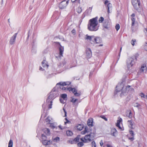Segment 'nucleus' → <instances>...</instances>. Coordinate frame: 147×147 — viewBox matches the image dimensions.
Listing matches in <instances>:
<instances>
[{
  "label": "nucleus",
  "instance_id": "obj_48",
  "mask_svg": "<svg viewBox=\"0 0 147 147\" xmlns=\"http://www.w3.org/2000/svg\"><path fill=\"white\" fill-rule=\"evenodd\" d=\"M101 117L104 119L105 121H107V119L104 116H101Z\"/></svg>",
  "mask_w": 147,
  "mask_h": 147
},
{
  "label": "nucleus",
  "instance_id": "obj_52",
  "mask_svg": "<svg viewBox=\"0 0 147 147\" xmlns=\"http://www.w3.org/2000/svg\"><path fill=\"white\" fill-rule=\"evenodd\" d=\"M146 35L147 36V28H145L144 30Z\"/></svg>",
  "mask_w": 147,
  "mask_h": 147
},
{
  "label": "nucleus",
  "instance_id": "obj_35",
  "mask_svg": "<svg viewBox=\"0 0 147 147\" xmlns=\"http://www.w3.org/2000/svg\"><path fill=\"white\" fill-rule=\"evenodd\" d=\"M60 138L59 137H57L53 139V140L55 142H58L59 141Z\"/></svg>",
  "mask_w": 147,
  "mask_h": 147
},
{
  "label": "nucleus",
  "instance_id": "obj_2",
  "mask_svg": "<svg viewBox=\"0 0 147 147\" xmlns=\"http://www.w3.org/2000/svg\"><path fill=\"white\" fill-rule=\"evenodd\" d=\"M98 17H96L90 19L88 24V29L90 31H95L98 30L99 27L98 22Z\"/></svg>",
  "mask_w": 147,
  "mask_h": 147
},
{
  "label": "nucleus",
  "instance_id": "obj_36",
  "mask_svg": "<svg viewBox=\"0 0 147 147\" xmlns=\"http://www.w3.org/2000/svg\"><path fill=\"white\" fill-rule=\"evenodd\" d=\"M83 142H81L78 143L77 144L78 146L80 147L82 146L84 144Z\"/></svg>",
  "mask_w": 147,
  "mask_h": 147
},
{
  "label": "nucleus",
  "instance_id": "obj_17",
  "mask_svg": "<svg viewBox=\"0 0 147 147\" xmlns=\"http://www.w3.org/2000/svg\"><path fill=\"white\" fill-rule=\"evenodd\" d=\"M131 20L132 21L131 24V28L132 30H133L134 24L135 23V18H131Z\"/></svg>",
  "mask_w": 147,
  "mask_h": 147
},
{
  "label": "nucleus",
  "instance_id": "obj_23",
  "mask_svg": "<svg viewBox=\"0 0 147 147\" xmlns=\"http://www.w3.org/2000/svg\"><path fill=\"white\" fill-rule=\"evenodd\" d=\"M42 66L44 67H46L47 68L48 67L49 65L47 64V62L46 61H43L42 62Z\"/></svg>",
  "mask_w": 147,
  "mask_h": 147
},
{
  "label": "nucleus",
  "instance_id": "obj_26",
  "mask_svg": "<svg viewBox=\"0 0 147 147\" xmlns=\"http://www.w3.org/2000/svg\"><path fill=\"white\" fill-rule=\"evenodd\" d=\"M67 135L68 136H71L73 135L72 132L70 130H67L66 131Z\"/></svg>",
  "mask_w": 147,
  "mask_h": 147
},
{
  "label": "nucleus",
  "instance_id": "obj_63",
  "mask_svg": "<svg viewBox=\"0 0 147 147\" xmlns=\"http://www.w3.org/2000/svg\"><path fill=\"white\" fill-rule=\"evenodd\" d=\"M39 69H40V70H41V71H43L44 70V69H43V68L41 67H40Z\"/></svg>",
  "mask_w": 147,
  "mask_h": 147
},
{
  "label": "nucleus",
  "instance_id": "obj_9",
  "mask_svg": "<svg viewBox=\"0 0 147 147\" xmlns=\"http://www.w3.org/2000/svg\"><path fill=\"white\" fill-rule=\"evenodd\" d=\"M95 36H89L88 34H86L85 37V39L89 40L90 42L92 44L93 42L94 43V40H95Z\"/></svg>",
  "mask_w": 147,
  "mask_h": 147
},
{
  "label": "nucleus",
  "instance_id": "obj_5",
  "mask_svg": "<svg viewBox=\"0 0 147 147\" xmlns=\"http://www.w3.org/2000/svg\"><path fill=\"white\" fill-rule=\"evenodd\" d=\"M95 136L94 133H91L90 134L86 135L84 138H80L81 140L84 142H88L93 140Z\"/></svg>",
  "mask_w": 147,
  "mask_h": 147
},
{
  "label": "nucleus",
  "instance_id": "obj_45",
  "mask_svg": "<svg viewBox=\"0 0 147 147\" xmlns=\"http://www.w3.org/2000/svg\"><path fill=\"white\" fill-rule=\"evenodd\" d=\"M136 42V40H132L131 41V43L132 44V45L133 46H134V42Z\"/></svg>",
  "mask_w": 147,
  "mask_h": 147
},
{
  "label": "nucleus",
  "instance_id": "obj_41",
  "mask_svg": "<svg viewBox=\"0 0 147 147\" xmlns=\"http://www.w3.org/2000/svg\"><path fill=\"white\" fill-rule=\"evenodd\" d=\"M115 29L117 31H118L120 28V26L119 24H117L115 26Z\"/></svg>",
  "mask_w": 147,
  "mask_h": 147
},
{
  "label": "nucleus",
  "instance_id": "obj_54",
  "mask_svg": "<svg viewBox=\"0 0 147 147\" xmlns=\"http://www.w3.org/2000/svg\"><path fill=\"white\" fill-rule=\"evenodd\" d=\"M145 49L147 51V43H146L145 45Z\"/></svg>",
  "mask_w": 147,
  "mask_h": 147
},
{
  "label": "nucleus",
  "instance_id": "obj_25",
  "mask_svg": "<svg viewBox=\"0 0 147 147\" xmlns=\"http://www.w3.org/2000/svg\"><path fill=\"white\" fill-rule=\"evenodd\" d=\"M107 12L108 13H109V9H111L112 4L110 3L108 4L107 6Z\"/></svg>",
  "mask_w": 147,
  "mask_h": 147
},
{
  "label": "nucleus",
  "instance_id": "obj_13",
  "mask_svg": "<svg viewBox=\"0 0 147 147\" xmlns=\"http://www.w3.org/2000/svg\"><path fill=\"white\" fill-rule=\"evenodd\" d=\"M146 67L145 65H143L141 67L140 71L138 72V75L140 74V73L142 72H146Z\"/></svg>",
  "mask_w": 147,
  "mask_h": 147
},
{
  "label": "nucleus",
  "instance_id": "obj_44",
  "mask_svg": "<svg viewBox=\"0 0 147 147\" xmlns=\"http://www.w3.org/2000/svg\"><path fill=\"white\" fill-rule=\"evenodd\" d=\"M92 147H96V144L94 141L92 142Z\"/></svg>",
  "mask_w": 147,
  "mask_h": 147
},
{
  "label": "nucleus",
  "instance_id": "obj_58",
  "mask_svg": "<svg viewBox=\"0 0 147 147\" xmlns=\"http://www.w3.org/2000/svg\"><path fill=\"white\" fill-rule=\"evenodd\" d=\"M100 145L101 146H102L103 145V142H102V140L100 141Z\"/></svg>",
  "mask_w": 147,
  "mask_h": 147
},
{
  "label": "nucleus",
  "instance_id": "obj_31",
  "mask_svg": "<svg viewBox=\"0 0 147 147\" xmlns=\"http://www.w3.org/2000/svg\"><path fill=\"white\" fill-rule=\"evenodd\" d=\"M88 129V127H86L85 128V129L84 130L81 132V134H84L86 132H87Z\"/></svg>",
  "mask_w": 147,
  "mask_h": 147
},
{
  "label": "nucleus",
  "instance_id": "obj_38",
  "mask_svg": "<svg viewBox=\"0 0 147 147\" xmlns=\"http://www.w3.org/2000/svg\"><path fill=\"white\" fill-rule=\"evenodd\" d=\"M71 99H72L71 100V102L74 103H75V102H76L78 100L77 99H74L72 97H71Z\"/></svg>",
  "mask_w": 147,
  "mask_h": 147
},
{
  "label": "nucleus",
  "instance_id": "obj_28",
  "mask_svg": "<svg viewBox=\"0 0 147 147\" xmlns=\"http://www.w3.org/2000/svg\"><path fill=\"white\" fill-rule=\"evenodd\" d=\"M46 121L47 123L49 124H51L52 123V122L51 121V120L50 119V117L49 116L47 117L46 119Z\"/></svg>",
  "mask_w": 147,
  "mask_h": 147
},
{
  "label": "nucleus",
  "instance_id": "obj_34",
  "mask_svg": "<svg viewBox=\"0 0 147 147\" xmlns=\"http://www.w3.org/2000/svg\"><path fill=\"white\" fill-rule=\"evenodd\" d=\"M82 11V9L81 7H78L77 9V12L80 13Z\"/></svg>",
  "mask_w": 147,
  "mask_h": 147
},
{
  "label": "nucleus",
  "instance_id": "obj_11",
  "mask_svg": "<svg viewBox=\"0 0 147 147\" xmlns=\"http://www.w3.org/2000/svg\"><path fill=\"white\" fill-rule=\"evenodd\" d=\"M18 33H15L14 35L11 38L9 41L10 44L12 45L15 42Z\"/></svg>",
  "mask_w": 147,
  "mask_h": 147
},
{
  "label": "nucleus",
  "instance_id": "obj_14",
  "mask_svg": "<svg viewBox=\"0 0 147 147\" xmlns=\"http://www.w3.org/2000/svg\"><path fill=\"white\" fill-rule=\"evenodd\" d=\"M103 26L104 28L108 29L109 27V23L108 20H105L103 23Z\"/></svg>",
  "mask_w": 147,
  "mask_h": 147
},
{
  "label": "nucleus",
  "instance_id": "obj_47",
  "mask_svg": "<svg viewBox=\"0 0 147 147\" xmlns=\"http://www.w3.org/2000/svg\"><path fill=\"white\" fill-rule=\"evenodd\" d=\"M128 117L129 118H131L132 117V114L131 111H129V115Z\"/></svg>",
  "mask_w": 147,
  "mask_h": 147
},
{
  "label": "nucleus",
  "instance_id": "obj_3",
  "mask_svg": "<svg viewBox=\"0 0 147 147\" xmlns=\"http://www.w3.org/2000/svg\"><path fill=\"white\" fill-rule=\"evenodd\" d=\"M59 94V93L58 90L53 88L50 92V94L47 100V102H49L51 100L53 101L56 97L58 96Z\"/></svg>",
  "mask_w": 147,
  "mask_h": 147
},
{
  "label": "nucleus",
  "instance_id": "obj_40",
  "mask_svg": "<svg viewBox=\"0 0 147 147\" xmlns=\"http://www.w3.org/2000/svg\"><path fill=\"white\" fill-rule=\"evenodd\" d=\"M104 20V18L102 17H100L98 21L99 23H102Z\"/></svg>",
  "mask_w": 147,
  "mask_h": 147
},
{
  "label": "nucleus",
  "instance_id": "obj_43",
  "mask_svg": "<svg viewBox=\"0 0 147 147\" xmlns=\"http://www.w3.org/2000/svg\"><path fill=\"white\" fill-rule=\"evenodd\" d=\"M129 133L131 135L132 137H134V134L133 131L132 130H130L129 131Z\"/></svg>",
  "mask_w": 147,
  "mask_h": 147
},
{
  "label": "nucleus",
  "instance_id": "obj_62",
  "mask_svg": "<svg viewBox=\"0 0 147 147\" xmlns=\"http://www.w3.org/2000/svg\"><path fill=\"white\" fill-rule=\"evenodd\" d=\"M107 147H113L111 145H110L109 144H107Z\"/></svg>",
  "mask_w": 147,
  "mask_h": 147
},
{
  "label": "nucleus",
  "instance_id": "obj_60",
  "mask_svg": "<svg viewBox=\"0 0 147 147\" xmlns=\"http://www.w3.org/2000/svg\"><path fill=\"white\" fill-rule=\"evenodd\" d=\"M76 0H71V2L72 3H76Z\"/></svg>",
  "mask_w": 147,
  "mask_h": 147
},
{
  "label": "nucleus",
  "instance_id": "obj_64",
  "mask_svg": "<svg viewBox=\"0 0 147 147\" xmlns=\"http://www.w3.org/2000/svg\"><path fill=\"white\" fill-rule=\"evenodd\" d=\"M48 143H49V144H50V143L51 142V140H49V141H48Z\"/></svg>",
  "mask_w": 147,
  "mask_h": 147
},
{
  "label": "nucleus",
  "instance_id": "obj_55",
  "mask_svg": "<svg viewBox=\"0 0 147 147\" xmlns=\"http://www.w3.org/2000/svg\"><path fill=\"white\" fill-rule=\"evenodd\" d=\"M63 109L65 113V117H66L67 116V112L64 109Z\"/></svg>",
  "mask_w": 147,
  "mask_h": 147
},
{
  "label": "nucleus",
  "instance_id": "obj_20",
  "mask_svg": "<svg viewBox=\"0 0 147 147\" xmlns=\"http://www.w3.org/2000/svg\"><path fill=\"white\" fill-rule=\"evenodd\" d=\"M92 7H89L88 9H87L85 11V13L88 15H90L92 11Z\"/></svg>",
  "mask_w": 147,
  "mask_h": 147
},
{
  "label": "nucleus",
  "instance_id": "obj_30",
  "mask_svg": "<svg viewBox=\"0 0 147 147\" xmlns=\"http://www.w3.org/2000/svg\"><path fill=\"white\" fill-rule=\"evenodd\" d=\"M77 128L79 130H82L83 128V126L81 124H79L77 127Z\"/></svg>",
  "mask_w": 147,
  "mask_h": 147
},
{
  "label": "nucleus",
  "instance_id": "obj_51",
  "mask_svg": "<svg viewBox=\"0 0 147 147\" xmlns=\"http://www.w3.org/2000/svg\"><path fill=\"white\" fill-rule=\"evenodd\" d=\"M66 62L65 61H64L63 62H62L63 65H62V64H61V66H62V67L64 65H65V64H66Z\"/></svg>",
  "mask_w": 147,
  "mask_h": 147
},
{
  "label": "nucleus",
  "instance_id": "obj_37",
  "mask_svg": "<svg viewBox=\"0 0 147 147\" xmlns=\"http://www.w3.org/2000/svg\"><path fill=\"white\" fill-rule=\"evenodd\" d=\"M139 95L140 96L142 99L143 98H146V96H145V95L144 93H140L139 94Z\"/></svg>",
  "mask_w": 147,
  "mask_h": 147
},
{
  "label": "nucleus",
  "instance_id": "obj_7",
  "mask_svg": "<svg viewBox=\"0 0 147 147\" xmlns=\"http://www.w3.org/2000/svg\"><path fill=\"white\" fill-rule=\"evenodd\" d=\"M124 87L123 82H122L120 84H117L116 88V90L117 92H120L121 90H122Z\"/></svg>",
  "mask_w": 147,
  "mask_h": 147
},
{
  "label": "nucleus",
  "instance_id": "obj_32",
  "mask_svg": "<svg viewBox=\"0 0 147 147\" xmlns=\"http://www.w3.org/2000/svg\"><path fill=\"white\" fill-rule=\"evenodd\" d=\"M47 103H49L48 105V108L51 109L52 108V105L53 101L52 100H50L49 102Z\"/></svg>",
  "mask_w": 147,
  "mask_h": 147
},
{
  "label": "nucleus",
  "instance_id": "obj_53",
  "mask_svg": "<svg viewBox=\"0 0 147 147\" xmlns=\"http://www.w3.org/2000/svg\"><path fill=\"white\" fill-rule=\"evenodd\" d=\"M75 3L77 4H80V0H76V2Z\"/></svg>",
  "mask_w": 147,
  "mask_h": 147
},
{
  "label": "nucleus",
  "instance_id": "obj_12",
  "mask_svg": "<svg viewBox=\"0 0 147 147\" xmlns=\"http://www.w3.org/2000/svg\"><path fill=\"white\" fill-rule=\"evenodd\" d=\"M86 55L87 57L88 58H90L92 55V53L90 48H87L86 49Z\"/></svg>",
  "mask_w": 147,
  "mask_h": 147
},
{
  "label": "nucleus",
  "instance_id": "obj_57",
  "mask_svg": "<svg viewBox=\"0 0 147 147\" xmlns=\"http://www.w3.org/2000/svg\"><path fill=\"white\" fill-rule=\"evenodd\" d=\"M129 140H131V141H132L134 140V137H132L129 138Z\"/></svg>",
  "mask_w": 147,
  "mask_h": 147
},
{
  "label": "nucleus",
  "instance_id": "obj_50",
  "mask_svg": "<svg viewBox=\"0 0 147 147\" xmlns=\"http://www.w3.org/2000/svg\"><path fill=\"white\" fill-rule=\"evenodd\" d=\"M64 100L63 98H60V102L62 103H65V102H64Z\"/></svg>",
  "mask_w": 147,
  "mask_h": 147
},
{
  "label": "nucleus",
  "instance_id": "obj_56",
  "mask_svg": "<svg viewBox=\"0 0 147 147\" xmlns=\"http://www.w3.org/2000/svg\"><path fill=\"white\" fill-rule=\"evenodd\" d=\"M71 32L73 34L75 33L76 32L75 30L74 29H73L71 31Z\"/></svg>",
  "mask_w": 147,
  "mask_h": 147
},
{
  "label": "nucleus",
  "instance_id": "obj_18",
  "mask_svg": "<svg viewBox=\"0 0 147 147\" xmlns=\"http://www.w3.org/2000/svg\"><path fill=\"white\" fill-rule=\"evenodd\" d=\"M95 38L94 42H95L96 44L99 43L101 42V40L100 37H95Z\"/></svg>",
  "mask_w": 147,
  "mask_h": 147
},
{
  "label": "nucleus",
  "instance_id": "obj_8",
  "mask_svg": "<svg viewBox=\"0 0 147 147\" xmlns=\"http://www.w3.org/2000/svg\"><path fill=\"white\" fill-rule=\"evenodd\" d=\"M68 3V1H62L59 4V7L61 9H63L66 7Z\"/></svg>",
  "mask_w": 147,
  "mask_h": 147
},
{
  "label": "nucleus",
  "instance_id": "obj_24",
  "mask_svg": "<svg viewBox=\"0 0 147 147\" xmlns=\"http://www.w3.org/2000/svg\"><path fill=\"white\" fill-rule=\"evenodd\" d=\"M126 91L127 92V91H132L134 90V89L131 88V86H128L126 88Z\"/></svg>",
  "mask_w": 147,
  "mask_h": 147
},
{
  "label": "nucleus",
  "instance_id": "obj_29",
  "mask_svg": "<svg viewBox=\"0 0 147 147\" xmlns=\"http://www.w3.org/2000/svg\"><path fill=\"white\" fill-rule=\"evenodd\" d=\"M13 141L12 140L10 139L8 143V147H12L13 146Z\"/></svg>",
  "mask_w": 147,
  "mask_h": 147
},
{
  "label": "nucleus",
  "instance_id": "obj_22",
  "mask_svg": "<svg viewBox=\"0 0 147 147\" xmlns=\"http://www.w3.org/2000/svg\"><path fill=\"white\" fill-rule=\"evenodd\" d=\"M43 131L44 133L46 134L47 136H49L50 134V131L47 128L44 129Z\"/></svg>",
  "mask_w": 147,
  "mask_h": 147
},
{
  "label": "nucleus",
  "instance_id": "obj_42",
  "mask_svg": "<svg viewBox=\"0 0 147 147\" xmlns=\"http://www.w3.org/2000/svg\"><path fill=\"white\" fill-rule=\"evenodd\" d=\"M42 137L43 140H46L47 138L44 134H42Z\"/></svg>",
  "mask_w": 147,
  "mask_h": 147
},
{
  "label": "nucleus",
  "instance_id": "obj_19",
  "mask_svg": "<svg viewBox=\"0 0 147 147\" xmlns=\"http://www.w3.org/2000/svg\"><path fill=\"white\" fill-rule=\"evenodd\" d=\"M59 55L60 56H62V54H63V52L64 51V48L63 47L61 46H60V47L59 48Z\"/></svg>",
  "mask_w": 147,
  "mask_h": 147
},
{
  "label": "nucleus",
  "instance_id": "obj_27",
  "mask_svg": "<svg viewBox=\"0 0 147 147\" xmlns=\"http://www.w3.org/2000/svg\"><path fill=\"white\" fill-rule=\"evenodd\" d=\"M61 97L64 100H67V95L65 94H61Z\"/></svg>",
  "mask_w": 147,
  "mask_h": 147
},
{
  "label": "nucleus",
  "instance_id": "obj_61",
  "mask_svg": "<svg viewBox=\"0 0 147 147\" xmlns=\"http://www.w3.org/2000/svg\"><path fill=\"white\" fill-rule=\"evenodd\" d=\"M108 2V1L107 0H106L105 1V5H106Z\"/></svg>",
  "mask_w": 147,
  "mask_h": 147
},
{
  "label": "nucleus",
  "instance_id": "obj_16",
  "mask_svg": "<svg viewBox=\"0 0 147 147\" xmlns=\"http://www.w3.org/2000/svg\"><path fill=\"white\" fill-rule=\"evenodd\" d=\"M93 119L92 118H90L88 120L87 124L89 127H92L93 125Z\"/></svg>",
  "mask_w": 147,
  "mask_h": 147
},
{
  "label": "nucleus",
  "instance_id": "obj_10",
  "mask_svg": "<svg viewBox=\"0 0 147 147\" xmlns=\"http://www.w3.org/2000/svg\"><path fill=\"white\" fill-rule=\"evenodd\" d=\"M80 137V135H78L77 137L75 138L73 140H69V142L71 144H76L79 141V140Z\"/></svg>",
  "mask_w": 147,
  "mask_h": 147
},
{
  "label": "nucleus",
  "instance_id": "obj_15",
  "mask_svg": "<svg viewBox=\"0 0 147 147\" xmlns=\"http://www.w3.org/2000/svg\"><path fill=\"white\" fill-rule=\"evenodd\" d=\"M111 134L112 135L115 136L117 134V131L115 128H113L111 130Z\"/></svg>",
  "mask_w": 147,
  "mask_h": 147
},
{
  "label": "nucleus",
  "instance_id": "obj_49",
  "mask_svg": "<svg viewBox=\"0 0 147 147\" xmlns=\"http://www.w3.org/2000/svg\"><path fill=\"white\" fill-rule=\"evenodd\" d=\"M65 120L66 121V122H65V124H66L67 123H68L70 122V121H69V120H68L67 119V118H65Z\"/></svg>",
  "mask_w": 147,
  "mask_h": 147
},
{
  "label": "nucleus",
  "instance_id": "obj_1",
  "mask_svg": "<svg viewBox=\"0 0 147 147\" xmlns=\"http://www.w3.org/2000/svg\"><path fill=\"white\" fill-rule=\"evenodd\" d=\"M70 83L71 82H60L57 84L56 86L57 87L59 85V88L62 90H67L69 92L71 91L74 94L75 96H80V94L78 92L77 90L75 88H72L71 87L67 88L64 87V86L69 85Z\"/></svg>",
  "mask_w": 147,
  "mask_h": 147
},
{
  "label": "nucleus",
  "instance_id": "obj_6",
  "mask_svg": "<svg viewBox=\"0 0 147 147\" xmlns=\"http://www.w3.org/2000/svg\"><path fill=\"white\" fill-rule=\"evenodd\" d=\"M135 62L133 58L130 57L128 58L127 61V64L128 69H129L134 64Z\"/></svg>",
  "mask_w": 147,
  "mask_h": 147
},
{
  "label": "nucleus",
  "instance_id": "obj_46",
  "mask_svg": "<svg viewBox=\"0 0 147 147\" xmlns=\"http://www.w3.org/2000/svg\"><path fill=\"white\" fill-rule=\"evenodd\" d=\"M134 106L138 108L140 106V104H138V103H136L134 104Z\"/></svg>",
  "mask_w": 147,
  "mask_h": 147
},
{
  "label": "nucleus",
  "instance_id": "obj_21",
  "mask_svg": "<svg viewBox=\"0 0 147 147\" xmlns=\"http://www.w3.org/2000/svg\"><path fill=\"white\" fill-rule=\"evenodd\" d=\"M122 119L121 118H120L119 120L117 121V123H116V126L118 127L119 129H121V127L120 126V122L122 121Z\"/></svg>",
  "mask_w": 147,
  "mask_h": 147
},
{
  "label": "nucleus",
  "instance_id": "obj_33",
  "mask_svg": "<svg viewBox=\"0 0 147 147\" xmlns=\"http://www.w3.org/2000/svg\"><path fill=\"white\" fill-rule=\"evenodd\" d=\"M127 122L129 123V127L133 129V128L132 127V126L133 125V123H132L131 121L129 120L127 121Z\"/></svg>",
  "mask_w": 147,
  "mask_h": 147
},
{
  "label": "nucleus",
  "instance_id": "obj_59",
  "mask_svg": "<svg viewBox=\"0 0 147 147\" xmlns=\"http://www.w3.org/2000/svg\"><path fill=\"white\" fill-rule=\"evenodd\" d=\"M135 14L134 13H133L132 14V15L131 16L132 18H134V17L135 16Z\"/></svg>",
  "mask_w": 147,
  "mask_h": 147
},
{
  "label": "nucleus",
  "instance_id": "obj_4",
  "mask_svg": "<svg viewBox=\"0 0 147 147\" xmlns=\"http://www.w3.org/2000/svg\"><path fill=\"white\" fill-rule=\"evenodd\" d=\"M131 3L134 9L138 12L141 11L140 2L139 0H131Z\"/></svg>",
  "mask_w": 147,
  "mask_h": 147
},
{
  "label": "nucleus",
  "instance_id": "obj_39",
  "mask_svg": "<svg viewBox=\"0 0 147 147\" xmlns=\"http://www.w3.org/2000/svg\"><path fill=\"white\" fill-rule=\"evenodd\" d=\"M43 144L44 145H49V144L48 143V141L47 140H43V142H42Z\"/></svg>",
  "mask_w": 147,
  "mask_h": 147
}]
</instances>
